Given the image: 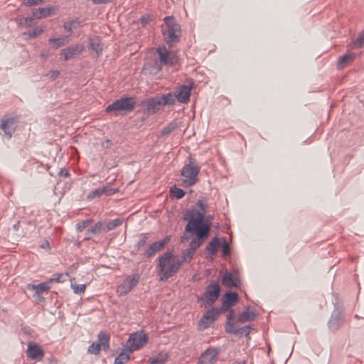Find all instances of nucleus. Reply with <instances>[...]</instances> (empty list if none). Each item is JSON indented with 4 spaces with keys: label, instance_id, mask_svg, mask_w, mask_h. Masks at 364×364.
Masks as SVG:
<instances>
[{
    "label": "nucleus",
    "instance_id": "obj_1",
    "mask_svg": "<svg viewBox=\"0 0 364 364\" xmlns=\"http://www.w3.org/2000/svg\"><path fill=\"white\" fill-rule=\"evenodd\" d=\"M206 208V201L200 199L193 207L188 209L183 216V220L188 222L185 227V232L196 235V237L193 238L189 244V249L194 252L208 236L212 225L213 216L205 215Z\"/></svg>",
    "mask_w": 364,
    "mask_h": 364
},
{
    "label": "nucleus",
    "instance_id": "obj_2",
    "mask_svg": "<svg viewBox=\"0 0 364 364\" xmlns=\"http://www.w3.org/2000/svg\"><path fill=\"white\" fill-rule=\"evenodd\" d=\"M158 269L161 274L160 281H166L178 272L182 266L180 259L173 255L172 252L167 251L158 259Z\"/></svg>",
    "mask_w": 364,
    "mask_h": 364
},
{
    "label": "nucleus",
    "instance_id": "obj_3",
    "mask_svg": "<svg viewBox=\"0 0 364 364\" xmlns=\"http://www.w3.org/2000/svg\"><path fill=\"white\" fill-rule=\"evenodd\" d=\"M200 171V166L196 163V160L191 157L188 159V163L182 168V186L191 187L198 181V175Z\"/></svg>",
    "mask_w": 364,
    "mask_h": 364
},
{
    "label": "nucleus",
    "instance_id": "obj_4",
    "mask_svg": "<svg viewBox=\"0 0 364 364\" xmlns=\"http://www.w3.org/2000/svg\"><path fill=\"white\" fill-rule=\"evenodd\" d=\"M136 106V101L134 97H122L109 105L105 112H113L114 115L125 114L134 109Z\"/></svg>",
    "mask_w": 364,
    "mask_h": 364
},
{
    "label": "nucleus",
    "instance_id": "obj_5",
    "mask_svg": "<svg viewBox=\"0 0 364 364\" xmlns=\"http://www.w3.org/2000/svg\"><path fill=\"white\" fill-rule=\"evenodd\" d=\"M164 21L166 28L163 30V35L167 44L171 46L180 41L181 26L175 21L173 16H166Z\"/></svg>",
    "mask_w": 364,
    "mask_h": 364
},
{
    "label": "nucleus",
    "instance_id": "obj_6",
    "mask_svg": "<svg viewBox=\"0 0 364 364\" xmlns=\"http://www.w3.org/2000/svg\"><path fill=\"white\" fill-rule=\"evenodd\" d=\"M158 55V61L159 69L163 66H173L178 62V58L176 54L165 46L158 47L156 50Z\"/></svg>",
    "mask_w": 364,
    "mask_h": 364
},
{
    "label": "nucleus",
    "instance_id": "obj_7",
    "mask_svg": "<svg viewBox=\"0 0 364 364\" xmlns=\"http://www.w3.org/2000/svg\"><path fill=\"white\" fill-rule=\"evenodd\" d=\"M147 341L148 337L143 331L133 333L127 342V348L129 352H133L142 348Z\"/></svg>",
    "mask_w": 364,
    "mask_h": 364
},
{
    "label": "nucleus",
    "instance_id": "obj_8",
    "mask_svg": "<svg viewBox=\"0 0 364 364\" xmlns=\"http://www.w3.org/2000/svg\"><path fill=\"white\" fill-rule=\"evenodd\" d=\"M139 281V275L134 274L128 276L123 282L118 286L117 293L119 296L128 294L134 287L137 285Z\"/></svg>",
    "mask_w": 364,
    "mask_h": 364
},
{
    "label": "nucleus",
    "instance_id": "obj_9",
    "mask_svg": "<svg viewBox=\"0 0 364 364\" xmlns=\"http://www.w3.org/2000/svg\"><path fill=\"white\" fill-rule=\"evenodd\" d=\"M18 122L17 117L5 116L0 120V129L9 138H11L16 129V124Z\"/></svg>",
    "mask_w": 364,
    "mask_h": 364
},
{
    "label": "nucleus",
    "instance_id": "obj_10",
    "mask_svg": "<svg viewBox=\"0 0 364 364\" xmlns=\"http://www.w3.org/2000/svg\"><path fill=\"white\" fill-rule=\"evenodd\" d=\"M220 291V287L218 282H211L203 295V299L206 301L208 305L211 306L218 299Z\"/></svg>",
    "mask_w": 364,
    "mask_h": 364
},
{
    "label": "nucleus",
    "instance_id": "obj_11",
    "mask_svg": "<svg viewBox=\"0 0 364 364\" xmlns=\"http://www.w3.org/2000/svg\"><path fill=\"white\" fill-rule=\"evenodd\" d=\"M220 352L217 348H208L199 357L198 364H214Z\"/></svg>",
    "mask_w": 364,
    "mask_h": 364
},
{
    "label": "nucleus",
    "instance_id": "obj_12",
    "mask_svg": "<svg viewBox=\"0 0 364 364\" xmlns=\"http://www.w3.org/2000/svg\"><path fill=\"white\" fill-rule=\"evenodd\" d=\"M220 313L221 312L215 308L208 310L201 317L198 325L203 330L208 328L217 319Z\"/></svg>",
    "mask_w": 364,
    "mask_h": 364
},
{
    "label": "nucleus",
    "instance_id": "obj_13",
    "mask_svg": "<svg viewBox=\"0 0 364 364\" xmlns=\"http://www.w3.org/2000/svg\"><path fill=\"white\" fill-rule=\"evenodd\" d=\"M83 50V46L79 44L71 46L65 49H62L60 55L65 61L73 59L78 56Z\"/></svg>",
    "mask_w": 364,
    "mask_h": 364
},
{
    "label": "nucleus",
    "instance_id": "obj_14",
    "mask_svg": "<svg viewBox=\"0 0 364 364\" xmlns=\"http://www.w3.org/2000/svg\"><path fill=\"white\" fill-rule=\"evenodd\" d=\"M169 241V238L166 237L164 240H159L151 244L146 252H144V256L147 258H150L153 257L156 253L160 252L164 246Z\"/></svg>",
    "mask_w": 364,
    "mask_h": 364
},
{
    "label": "nucleus",
    "instance_id": "obj_15",
    "mask_svg": "<svg viewBox=\"0 0 364 364\" xmlns=\"http://www.w3.org/2000/svg\"><path fill=\"white\" fill-rule=\"evenodd\" d=\"M238 297L235 292H227L223 298L220 309V312H225L231 308L235 303L237 302Z\"/></svg>",
    "mask_w": 364,
    "mask_h": 364
},
{
    "label": "nucleus",
    "instance_id": "obj_16",
    "mask_svg": "<svg viewBox=\"0 0 364 364\" xmlns=\"http://www.w3.org/2000/svg\"><path fill=\"white\" fill-rule=\"evenodd\" d=\"M222 283L228 288L238 287L240 280L236 273L225 272L223 277Z\"/></svg>",
    "mask_w": 364,
    "mask_h": 364
},
{
    "label": "nucleus",
    "instance_id": "obj_17",
    "mask_svg": "<svg viewBox=\"0 0 364 364\" xmlns=\"http://www.w3.org/2000/svg\"><path fill=\"white\" fill-rule=\"evenodd\" d=\"M191 87L182 85L176 91L175 95L176 100L181 103H188L190 100Z\"/></svg>",
    "mask_w": 364,
    "mask_h": 364
},
{
    "label": "nucleus",
    "instance_id": "obj_18",
    "mask_svg": "<svg viewBox=\"0 0 364 364\" xmlns=\"http://www.w3.org/2000/svg\"><path fill=\"white\" fill-rule=\"evenodd\" d=\"M28 357L31 359L41 360L44 356V351L36 343H29L27 349Z\"/></svg>",
    "mask_w": 364,
    "mask_h": 364
},
{
    "label": "nucleus",
    "instance_id": "obj_19",
    "mask_svg": "<svg viewBox=\"0 0 364 364\" xmlns=\"http://www.w3.org/2000/svg\"><path fill=\"white\" fill-rule=\"evenodd\" d=\"M27 289L35 291L34 296L40 297V294L43 292H48L51 288L50 282L46 281L40 283L39 284H28L26 286Z\"/></svg>",
    "mask_w": 364,
    "mask_h": 364
},
{
    "label": "nucleus",
    "instance_id": "obj_20",
    "mask_svg": "<svg viewBox=\"0 0 364 364\" xmlns=\"http://www.w3.org/2000/svg\"><path fill=\"white\" fill-rule=\"evenodd\" d=\"M146 104L147 110L151 113H156L164 107L159 95L148 99Z\"/></svg>",
    "mask_w": 364,
    "mask_h": 364
},
{
    "label": "nucleus",
    "instance_id": "obj_21",
    "mask_svg": "<svg viewBox=\"0 0 364 364\" xmlns=\"http://www.w3.org/2000/svg\"><path fill=\"white\" fill-rule=\"evenodd\" d=\"M344 316L342 312H334L328 321V326L331 329L335 331L338 328L343 321Z\"/></svg>",
    "mask_w": 364,
    "mask_h": 364
},
{
    "label": "nucleus",
    "instance_id": "obj_22",
    "mask_svg": "<svg viewBox=\"0 0 364 364\" xmlns=\"http://www.w3.org/2000/svg\"><path fill=\"white\" fill-rule=\"evenodd\" d=\"M81 26V22L78 18H75L72 20H69L67 21H65L63 23V28L65 31L69 33V34L67 36L70 37L73 34V29H76Z\"/></svg>",
    "mask_w": 364,
    "mask_h": 364
},
{
    "label": "nucleus",
    "instance_id": "obj_23",
    "mask_svg": "<svg viewBox=\"0 0 364 364\" xmlns=\"http://www.w3.org/2000/svg\"><path fill=\"white\" fill-rule=\"evenodd\" d=\"M55 11L54 7L39 8L32 11L33 17L36 18H43L50 16Z\"/></svg>",
    "mask_w": 364,
    "mask_h": 364
},
{
    "label": "nucleus",
    "instance_id": "obj_24",
    "mask_svg": "<svg viewBox=\"0 0 364 364\" xmlns=\"http://www.w3.org/2000/svg\"><path fill=\"white\" fill-rule=\"evenodd\" d=\"M356 55L354 53H348L339 57L338 60V67L343 68L347 65L351 63L355 58Z\"/></svg>",
    "mask_w": 364,
    "mask_h": 364
},
{
    "label": "nucleus",
    "instance_id": "obj_25",
    "mask_svg": "<svg viewBox=\"0 0 364 364\" xmlns=\"http://www.w3.org/2000/svg\"><path fill=\"white\" fill-rule=\"evenodd\" d=\"M221 245L219 238L215 237L212 239V240L205 247L206 251L208 252L209 255H215L218 252V247Z\"/></svg>",
    "mask_w": 364,
    "mask_h": 364
},
{
    "label": "nucleus",
    "instance_id": "obj_26",
    "mask_svg": "<svg viewBox=\"0 0 364 364\" xmlns=\"http://www.w3.org/2000/svg\"><path fill=\"white\" fill-rule=\"evenodd\" d=\"M159 97L164 106L173 105L176 103V101H177L175 93L173 92H168L166 95H159Z\"/></svg>",
    "mask_w": 364,
    "mask_h": 364
},
{
    "label": "nucleus",
    "instance_id": "obj_27",
    "mask_svg": "<svg viewBox=\"0 0 364 364\" xmlns=\"http://www.w3.org/2000/svg\"><path fill=\"white\" fill-rule=\"evenodd\" d=\"M49 43H53V48L58 49L68 43V36L60 38H50L48 39Z\"/></svg>",
    "mask_w": 364,
    "mask_h": 364
},
{
    "label": "nucleus",
    "instance_id": "obj_28",
    "mask_svg": "<svg viewBox=\"0 0 364 364\" xmlns=\"http://www.w3.org/2000/svg\"><path fill=\"white\" fill-rule=\"evenodd\" d=\"M168 359L166 353H160L156 356L150 358L148 360L149 364H164Z\"/></svg>",
    "mask_w": 364,
    "mask_h": 364
},
{
    "label": "nucleus",
    "instance_id": "obj_29",
    "mask_svg": "<svg viewBox=\"0 0 364 364\" xmlns=\"http://www.w3.org/2000/svg\"><path fill=\"white\" fill-rule=\"evenodd\" d=\"M255 318V314L254 311H250L249 310H246L243 311L237 318V321L240 323H245L247 321H252Z\"/></svg>",
    "mask_w": 364,
    "mask_h": 364
},
{
    "label": "nucleus",
    "instance_id": "obj_30",
    "mask_svg": "<svg viewBox=\"0 0 364 364\" xmlns=\"http://www.w3.org/2000/svg\"><path fill=\"white\" fill-rule=\"evenodd\" d=\"M104 229L103 228V222L99 221L95 224L94 226L87 229L86 235L87 238L89 239L91 237V235H96L100 233V231Z\"/></svg>",
    "mask_w": 364,
    "mask_h": 364
},
{
    "label": "nucleus",
    "instance_id": "obj_31",
    "mask_svg": "<svg viewBox=\"0 0 364 364\" xmlns=\"http://www.w3.org/2000/svg\"><path fill=\"white\" fill-rule=\"evenodd\" d=\"M99 343L100 347L102 346L105 350H107L109 347V336L104 332H100L98 334Z\"/></svg>",
    "mask_w": 364,
    "mask_h": 364
},
{
    "label": "nucleus",
    "instance_id": "obj_32",
    "mask_svg": "<svg viewBox=\"0 0 364 364\" xmlns=\"http://www.w3.org/2000/svg\"><path fill=\"white\" fill-rule=\"evenodd\" d=\"M129 349L127 352L122 351L119 355L115 358L114 364H124L130 359Z\"/></svg>",
    "mask_w": 364,
    "mask_h": 364
},
{
    "label": "nucleus",
    "instance_id": "obj_33",
    "mask_svg": "<svg viewBox=\"0 0 364 364\" xmlns=\"http://www.w3.org/2000/svg\"><path fill=\"white\" fill-rule=\"evenodd\" d=\"M352 49H357L364 47V31L360 33L358 37L350 44Z\"/></svg>",
    "mask_w": 364,
    "mask_h": 364
},
{
    "label": "nucleus",
    "instance_id": "obj_34",
    "mask_svg": "<svg viewBox=\"0 0 364 364\" xmlns=\"http://www.w3.org/2000/svg\"><path fill=\"white\" fill-rule=\"evenodd\" d=\"M123 222H124V220L122 218L114 219V220L109 222L108 223H107L104 228V230L106 232L115 229L116 228L120 226L123 223Z\"/></svg>",
    "mask_w": 364,
    "mask_h": 364
},
{
    "label": "nucleus",
    "instance_id": "obj_35",
    "mask_svg": "<svg viewBox=\"0 0 364 364\" xmlns=\"http://www.w3.org/2000/svg\"><path fill=\"white\" fill-rule=\"evenodd\" d=\"M44 31L43 27H36L31 31L24 32L23 35L26 36L28 38H34L41 36Z\"/></svg>",
    "mask_w": 364,
    "mask_h": 364
},
{
    "label": "nucleus",
    "instance_id": "obj_36",
    "mask_svg": "<svg viewBox=\"0 0 364 364\" xmlns=\"http://www.w3.org/2000/svg\"><path fill=\"white\" fill-rule=\"evenodd\" d=\"M195 252L190 250L189 248L185 250L182 252L181 259H180V262H182V264L184 262H190L192 259Z\"/></svg>",
    "mask_w": 364,
    "mask_h": 364
},
{
    "label": "nucleus",
    "instance_id": "obj_37",
    "mask_svg": "<svg viewBox=\"0 0 364 364\" xmlns=\"http://www.w3.org/2000/svg\"><path fill=\"white\" fill-rule=\"evenodd\" d=\"M103 195L112 196L118 192V188H113L109 183L101 187Z\"/></svg>",
    "mask_w": 364,
    "mask_h": 364
},
{
    "label": "nucleus",
    "instance_id": "obj_38",
    "mask_svg": "<svg viewBox=\"0 0 364 364\" xmlns=\"http://www.w3.org/2000/svg\"><path fill=\"white\" fill-rule=\"evenodd\" d=\"M171 193L172 196L177 199L182 198L185 195V191L183 189L177 188L176 186L171 188Z\"/></svg>",
    "mask_w": 364,
    "mask_h": 364
},
{
    "label": "nucleus",
    "instance_id": "obj_39",
    "mask_svg": "<svg viewBox=\"0 0 364 364\" xmlns=\"http://www.w3.org/2000/svg\"><path fill=\"white\" fill-rule=\"evenodd\" d=\"M101 350L100 344L92 343L88 348V353L94 355H97Z\"/></svg>",
    "mask_w": 364,
    "mask_h": 364
},
{
    "label": "nucleus",
    "instance_id": "obj_40",
    "mask_svg": "<svg viewBox=\"0 0 364 364\" xmlns=\"http://www.w3.org/2000/svg\"><path fill=\"white\" fill-rule=\"evenodd\" d=\"M92 223V219L84 220L77 225L78 232H82L89 225Z\"/></svg>",
    "mask_w": 364,
    "mask_h": 364
},
{
    "label": "nucleus",
    "instance_id": "obj_41",
    "mask_svg": "<svg viewBox=\"0 0 364 364\" xmlns=\"http://www.w3.org/2000/svg\"><path fill=\"white\" fill-rule=\"evenodd\" d=\"M237 328L233 321H227L225 329L228 333L236 335Z\"/></svg>",
    "mask_w": 364,
    "mask_h": 364
},
{
    "label": "nucleus",
    "instance_id": "obj_42",
    "mask_svg": "<svg viewBox=\"0 0 364 364\" xmlns=\"http://www.w3.org/2000/svg\"><path fill=\"white\" fill-rule=\"evenodd\" d=\"M177 127V125L176 123H170L167 127H165L161 130V134L165 135L171 133L173 130H175Z\"/></svg>",
    "mask_w": 364,
    "mask_h": 364
},
{
    "label": "nucleus",
    "instance_id": "obj_43",
    "mask_svg": "<svg viewBox=\"0 0 364 364\" xmlns=\"http://www.w3.org/2000/svg\"><path fill=\"white\" fill-rule=\"evenodd\" d=\"M71 287L75 294L84 293L86 289L85 284H72Z\"/></svg>",
    "mask_w": 364,
    "mask_h": 364
},
{
    "label": "nucleus",
    "instance_id": "obj_44",
    "mask_svg": "<svg viewBox=\"0 0 364 364\" xmlns=\"http://www.w3.org/2000/svg\"><path fill=\"white\" fill-rule=\"evenodd\" d=\"M250 333V326H245L241 328H237V333L236 335H245L247 336Z\"/></svg>",
    "mask_w": 364,
    "mask_h": 364
},
{
    "label": "nucleus",
    "instance_id": "obj_45",
    "mask_svg": "<svg viewBox=\"0 0 364 364\" xmlns=\"http://www.w3.org/2000/svg\"><path fill=\"white\" fill-rule=\"evenodd\" d=\"M102 195H103L102 191V188H98L92 191V192H90L89 193V195L87 196V198L89 199H92V198H97V197H100Z\"/></svg>",
    "mask_w": 364,
    "mask_h": 364
},
{
    "label": "nucleus",
    "instance_id": "obj_46",
    "mask_svg": "<svg viewBox=\"0 0 364 364\" xmlns=\"http://www.w3.org/2000/svg\"><path fill=\"white\" fill-rule=\"evenodd\" d=\"M147 236L146 235H141L139 240L136 244V247L139 250L141 247H144L146 242Z\"/></svg>",
    "mask_w": 364,
    "mask_h": 364
},
{
    "label": "nucleus",
    "instance_id": "obj_47",
    "mask_svg": "<svg viewBox=\"0 0 364 364\" xmlns=\"http://www.w3.org/2000/svg\"><path fill=\"white\" fill-rule=\"evenodd\" d=\"M43 2V0H26L23 2V4L26 6H31L34 5H38Z\"/></svg>",
    "mask_w": 364,
    "mask_h": 364
},
{
    "label": "nucleus",
    "instance_id": "obj_48",
    "mask_svg": "<svg viewBox=\"0 0 364 364\" xmlns=\"http://www.w3.org/2000/svg\"><path fill=\"white\" fill-rule=\"evenodd\" d=\"M90 47L95 50L97 53H98L99 50H101L100 48V45L98 43V40L97 39H92V40H90Z\"/></svg>",
    "mask_w": 364,
    "mask_h": 364
},
{
    "label": "nucleus",
    "instance_id": "obj_49",
    "mask_svg": "<svg viewBox=\"0 0 364 364\" xmlns=\"http://www.w3.org/2000/svg\"><path fill=\"white\" fill-rule=\"evenodd\" d=\"M34 17H26L23 18V21L21 23L26 27H31L33 24Z\"/></svg>",
    "mask_w": 364,
    "mask_h": 364
},
{
    "label": "nucleus",
    "instance_id": "obj_50",
    "mask_svg": "<svg viewBox=\"0 0 364 364\" xmlns=\"http://www.w3.org/2000/svg\"><path fill=\"white\" fill-rule=\"evenodd\" d=\"M62 277H63V274H61V273H57V274H55L53 275V278H50V279H48V282H50V284H51L53 282H60Z\"/></svg>",
    "mask_w": 364,
    "mask_h": 364
},
{
    "label": "nucleus",
    "instance_id": "obj_51",
    "mask_svg": "<svg viewBox=\"0 0 364 364\" xmlns=\"http://www.w3.org/2000/svg\"><path fill=\"white\" fill-rule=\"evenodd\" d=\"M222 247H223V250H222L223 255L226 256L227 255H228L229 254V247H228V244L225 240H224L223 242L222 243Z\"/></svg>",
    "mask_w": 364,
    "mask_h": 364
},
{
    "label": "nucleus",
    "instance_id": "obj_52",
    "mask_svg": "<svg viewBox=\"0 0 364 364\" xmlns=\"http://www.w3.org/2000/svg\"><path fill=\"white\" fill-rule=\"evenodd\" d=\"M151 20V18L149 15L142 16L139 19V21L142 25H146V24L149 23Z\"/></svg>",
    "mask_w": 364,
    "mask_h": 364
},
{
    "label": "nucleus",
    "instance_id": "obj_53",
    "mask_svg": "<svg viewBox=\"0 0 364 364\" xmlns=\"http://www.w3.org/2000/svg\"><path fill=\"white\" fill-rule=\"evenodd\" d=\"M228 314L227 315V321H232L235 317V313L232 309H228Z\"/></svg>",
    "mask_w": 364,
    "mask_h": 364
},
{
    "label": "nucleus",
    "instance_id": "obj_54",
    "mask_svg": "<svg viewBox=\"0 0 364 364\" xmlns=\"http://www.w3.org/2000/svg\"><path fill=\"white\" fill-rule=\"evenodd\" d=\"M112 0H92V3L95 4H107Z\"/></svg>",
    "mask_w": 364,
    "mask_h": 364
},
{
    "label": "nucleus",
    "instance_id": "obj_55",
    "mask_svg": "<svg viewBox=\"0 0 364 364\" xmlns=\"http://www.w3.org/2000/svg\"><path fill=\"white\" fill-rule=\"evenodd\" d=\"M60 75V72L58 70H53L50 72V77L53 80L57 78Z\"/></svg>",
    "mask_w": 364,
    "mask_h": 364
},
{
    "label": "nucleus",
    "instance_id": "obj_56",
    "mask_svg": "<svg viewBox=\"0 0 364 364\" xmlns=\"http://www.w3.org/2000/svg\"><path fill=\"white\" fill-rule=\"evenodd\" d=\"M69 172L68 170H63V169H61L59 172V176H65V177H68L69 176Z\"/></svg>",
    "mask_w": 364,
    "mask_h": 364
},
{
    "label": "nucleus",
    "instance_id": "obj_57",
    "mask_svg": "<svg viewBox=\"0 0 364 364\" xmlns=\"http://www.w3.org/2000/svg\"><path fill=\"white\" fill-rule=\"evenodd\" d=\"M111 145H112V142H111V141H110V140H109V139H107V140L103 143V144H102V146H103L104 147L107 148H107H109V147H110V146H111Z\"/></svg>",
    "mask_w": 364,
    "mask_h": 364
},
{
    "label": "nucleus",
    "instance_id": "obj_58",
    "mask_svg": "<svg viewBox=\"0 0 364 364\" xmlns=\"http://www.w3.org/2000/svg\"><path fill=\"white\" fill-rule=\"evenodd\" d=\"M42 248H50V244L48 240H45L43 244L41 245Z\"/></svg>",
    "mask_w": 364,
    "mask_h": 364
},
{
    "label": "nucleus",
    "instance_id": "obj_59",
    "mask_svg": "<svg viewBox=\"0 0 364 364\" xmlns=\"http://www.w3.org/2000/svg\"><path fill=\"white\" fill-rule=\"evenodd\" d=\"M40 55L42 58H47L48 57V53L46 50H42Z\"/></svg>",
    "mask_w": 364,
    "mask_h": 364
},
{
    "label": "nucleus",
    "instance_id": "obj_60",
    "mask_svg": "<svg viewBox=\"0 0 364 364\" xmlns=\"http://www.w3.org/2000/svg\"><path fill=\"white\" fill-rule=\"evenodd\" d=\"M19 228H20V221H17L14 225H13V228L14 229V230L16 231H18L19 230Z\"/></svg>",
    "mask_w": 364,
    "mask_h": 364
},
{
    "label": "nucleus",
    "instance_id": "obj_61",
    "mask_svg": "<svg viewBox=\"0 0 364 364\" xmlns=\"http://www.w3.org/2000/svg\"><path fill=\"white\" fill-rule=\"evenodd\" d=\"M38 299L40 301H45L44 297H43L41 294H40V297H38Z\"/></svg>",
    "mask_w": 364,
    "mask_h": 364
},
{
    "label": "nucleus",
    "instance_id": "obj_62",
    "mask_svg": "<svg viewBox=\"0 0 364 364\" xmlns=\"http://www.w3.org/2000/svg\"><path fill=\"white\" fill-rule=\"evenodd\" d=\"M355 318H359L358 315L355 314Z\"/></svg>",
    "mask_w": 364,
    "mask_h": 364
},
{
    "label": "nucleus",
    "instance_id": "obj_63",
    "mask_svg": "<svg viewBox=\"0 0 364 364\" xmlns=\"http://www.w3.org/2000/svg\"><path fill=\"white\" fill-rule=\"evenodd\" d=\"M233 364H245V363H233Z\"/></svg>",
    "mask_w": 364,
    "mask_h": 364
}]
</instances>
